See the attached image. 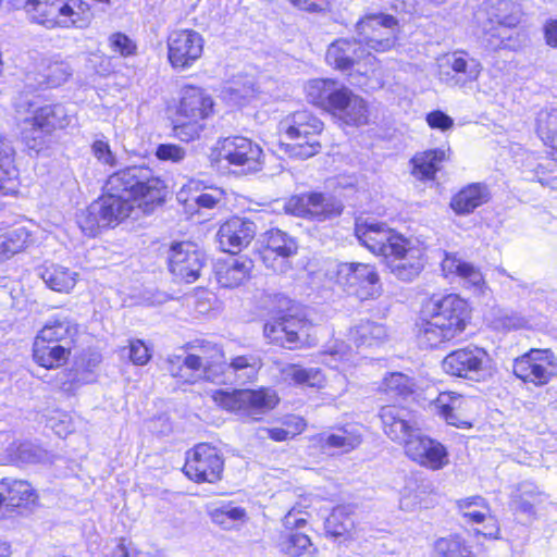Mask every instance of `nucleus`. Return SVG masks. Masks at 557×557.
<instances>
[{"label":"nucleus","instance_id":"26","mask_svg":"<svg viewBox=\"0 0 557 557\" xmlns=\"http://www.w3.org/2000/svg\"><path fill=\"white\" fill-rule=\"evenodd\" d=\"M37 493L25 480H0V519L10 518L18 509H27L37 502Z\"/></svg>","mask_w":557,"mask_h":557},{"label":"nucleus","instance_id":"55","mask_svg":"<svg viewBox=\"0 0 557 557\" xmlns=\"http://www.w3.org/2000/svg\"><path fill=\"white\" fill-rule=\"evenodd\" d=\"M207 189L205 182L200 180H189L184 184L176 194V199L180 203L184 205L186 210H193L197 195Z\"/></svg>","mask_w":557,"mask_h":557},{"label":"nucleus","instance_id":"35","mask_svg":"<svg viewBox=\"0 0 557 557\" xmlns=\"http://www.w3.org/2000/svg\"><path fill=\"white\" fill-rule=\"evenodd\" d=\"M342 86L343 84L334 79H311L305 85L306 98L317 108L327 112Z\"/></svg>","mask_w":557,"mask_h":557},{"label":"nucleus","instance_id":"3","mask_svg":"<svg viewBox=\"0 0 557 557\" xmlns=\"http://www.w3.org/2000/svg\"><path fill=\"white\" fill-rule=\"evenodd\" d=\"M322 362L341 372L333 373L327 377L318 368H304L298 364H286L281 370V377L284 382L300 386H308L318 389H325L324 394L335 400L342 396L348 386L346 372L359 363L358 352L343 341L335 338L330 341L320 354Z\"/></svg>","mask_w":557,"mask_h":557},{"label":"nucleus","instance_id":"49","mask_svg":"<svg viewBox=\"0 0 557 557\" xmlns=\"http://www.w3.org/2000/svg\"><path fill=\"white\" fill-rule=\"evenodd\" d=\"M76 223L87 237H96L103 228L108 227L102 221V213H100L96 201L77 213Z\"/></svg>","mask_w":557,"mask_h":557},{"label":"nucleus","instance_id":"58","mask_svg":"<svg viewBox=\"0 0 557 557\" xmlns=\"http://www.w3.org/2000/svg\"><path fill=\"white\" fill-rule=\"evenodd\" d=\"M91 153L104 166L115 168L117 165V158L112 151L109 141L104 139H96L91 144Z\"/></svg>","mask_w":557,"mask_h":557},{"label":"nucleus","instance_id":"5","mask_svg":"<svg viewBox=\"0 0 557 557\" xmlns=\"http://www.w3.org/2000/svg\"><path fill=\"white\" fill-rule=\"evenodd\" d=\"M384 432L401 444L406 456L420 467L438 471L449 465L447 447L440 441L425 435L416 425V420H389L384 422Z\"/></svg>","mask_w":557,"mask_h":557},{"label":"nucleus","instance_id":"13","mask_svg":"<svg viewBox=\"0 0 557 557\" xmlns=\"http://www.w3.org/2000/svg\"><path fill=\"white\" fill-rule=\"evenodd\" d=\"M356 32L366 50L387 52L394 49L399 39L398 20L384 13L367 14L356 24Z\"/></svg>","mask_w":557,"mask_h":557},{"label":"nucleus","instance_id":"40","mask_svg":"<svg viewBox=\"0 0 557 557\" xmlns=\"http://www.w3.org/2000/svg\"><path fill=\"white\" fill-rule=\"evenodd\" d=\"M71 347L63 344L39 343L34 339L33 356L35 361L47 369L59 368L66 363Z\"/></svg>","mask_w":557,"mask_h":557},{"label":"nucleus","instance_id":"57","mask_svg":"<svg viewBox=\"0 0 557 557\" xmlns=\"http://www.w3.org/2000/svg\"><path fill=\"white\" fill-rule=\"evenodd\" d=\"M47 453L33 443H21L15 449L16 460L23 463H37L46 459Z\"/></svg>","mask_w":557,"mask_h":557},{"label":"nucleus","instance_id":"45","mask_svg":"<svg viewBox=\"0 0 557 557\" xmlns=\"http://www.w3.org/2000/svg\"><path fill=\"white\" fill-rule=\"evenodd\" d=\"M255 82L250 77H238L228 83L224 88V98L233 106L243 107L257 96Z\"/></svg>","mask_w":557,"mask_h":557},{"label":"nucleus","instance_id":"56","mask_svg":"<svg viewBox=\"0 0 557 557\" xmlns=\"http://www.w3.org/2000/svg\"><path fill=\"white\" fill-rule=\"evenodd\" d=\"M305 429V420H298L296 422L285 420L283 426L264 429L261 432L267 433L272 440L276 442H282L294 438L296 435L300 434Z\"/></svg>","mask_w":557,"mask_h":557},{"label":"nucleus","instance_id":"31","mask_svg":"<svg viewBox=\"0 0 557 557\" xmlns=\"http://www.w3.org/2000/svg\"><path fill=\"white\" fill-rule=\"evenodd\" d=\"M253 263L245 257H232L216 264L218 283L225 288H234L244 284L251 274Z\"/></svg>","mask_w":557,"mask_h":557},{"label":"nucleus","instance_id":"39","mask_svg":"<svg viewBox=\"0 0 557 557\" xmlns=\"http://www.w3.org/2000/svg\"><path fill=\"white\" fill-rule=\"evenodd\" d=\"M442 271L446 277L457 276L465 284L480 288L483 284V275L473 264L462 261L454 253H445L442 261Z\"/></svg>","mask_w":557,"mask_h":557},{"label":"nucleus","instance_id":"16","mask_svg":"<svg viewBox=\"0 0 557 557\" xmlns=\"http://www.w3.org/2000/svg\"><path fill=\"white\" fill-rule=\"evenodd\" d=\"M326 62L337 70H348L356 66V72L367 75L373 67L376 58L368 52L360 39H337L326 51Z\"/></svg>","mask_w":557,"mask_h":557},{"label":"nucleus","instance_id":"34","mask_svg":"<svg viewBox=\"0 0 557 557\" xmlns=\"http://www.w3.org/2000/svg\"><path fill=\"white\" fill-rule=\"evenodd\" d=\"M262 367V361L258 356L246 355L237 356L227 364L223 356V379L224 381L219 384L232 383L236 377L239 381H252L257 377L259 370Z\"/></svg>","mask_w":557,"mask_h":557},{"label":"nucleus","instance_id":"7","mask_svg":"<svg viewBox=\"0 0 557 557\" xmlns=\"http://www.w3.org/2000/svg\"><path fill=\"white\" fill-rule=\"evenodd\" d=\"M23 9L33 23L47 29H87L95 13L86 0H26Z\"/></svg>","mask_w":557,"mask_h":557},{"label":"nucleus","instance_id":"1","mask_svg":"<svg viewBox=\"0 0 557 557\" xmlns=\"http://www.w3.org/2000/svg\"><path fill=\"white\" fill-rule=\"evenodd\" d=\"M166 184L150 168L132 165L112 173L106 193L96 200L102 221L114 227L131 216L135 208L151 212L164 201Z\"/></svg>","mask_w":557,"mask_h":557},{"label":"nucleus","instance_id":"17","mask_svg":"<svg viewBox=\"0 0 557 557\" xmlns=\"http://www.w3.org/2000/svg\"><path fill=\"white\" fill-rule=\"evenodd\" d=\"M224 461L219 450L207 444L195 445L186 453L185 474L193 481L214 483L222 476Z\"/></svg>","mask_w":557,"mask_h":557},{"label":"nucleus","instance_id":"64","mask_svg":"<svg viewBox=\"0 0 557 557\" xmlns=\"http://www.w3.org/2000/svg\"><path fill=\"white\" fill-rule=\"evenodd\" d=\"M17 186V170H13L9 175V169L0 166V195L14 194Z\"/></svg>","mask_w":557,"mask_h":557},{"label":"nucleus","instance_id":"24","mask_svg":"<svg viewBox=\"0 0 557 557\" xmlns=\"http://www.w3.org/2000/svg\"><path fill=\"white\" fill-rule=\"evenodd\" d=\"M327 113L342 125L359 127L369 122L366 100L345 85L342 86Z\"/></svg>","mask_w":557,"mask_h":557},{"label":"nucleus","instance_id":"21","mask_svg":"<svg viewBox=\"0 0 557 557\" xmlns=\"http://www.w3.org/2000/svg\"><path fill=\"white\" fill-rule=\"evenodd\" d=\"M262 261L275 272L288 269L287 259L298 251L297 240L287 233L273 228L262 235Z\"/></svg>","mask_w":557,"mask_h":557},{"label":"nucleus","instance_id":"63","mask_svg":"<svg viewBox=\"0 0 557 557\" xmlns=\"http://www.w3.org/2000/svg\"><path fill=\"white\" fill-rule=\"evenodd\" d=\"M425 120L431 128L442 132L448 131L454 126V120L440 110L428 113Z\"/></svg>","mask_w":557,"mask_h":557},{"label":"nucleus","instance_id":"38","mask_svg":"<svg viewBox=\"0 0 557 557\" xmlns=\"http://www.w3.org/2000/svg\"><path fill=\"white\" fill-rule=\"evenodd\" d=\"M40 277L48 288L69 294L76 285L78 273L61 264H46L40 271Z\"/></svg>","mask_w":557,"mask_h":557},{"label":"nucleus","instance_id":"28","mask_svg":"<svg viewBox=\"0 0 557 557\" xmlns=\"http://www.w3.org/2000/svg\"><path fill=\"white\" fill-rule=\"evenodd\" d=\"M323 128V122L308 110L286 115L277 126L281 140H288L306 134H322Z\"/></svg>","mask_w":557,"mask_h":557},{"label":"nucleus","instance_id":"50","mask_svg":"<svg viewBox=\"0 0 557 557\" xmlns=\"http://www.w3.org/2000/svg\"><path fill=\"white\" fill-rule=\"evenodd\" d=\"M525 168L533 173L534 178L541 184H546V176L557 172V154H554L553 150H550L549 156L536 157L530 154L527 158Z\"/></svg>","mask_w":557,"mask_h":557},{"label":"nucleus","instance_id":"15","mask_svg":"<svg viewBox=\"0 0 557 557\" xmlns=\"http://www.w3.org/2000/svg\"><path fill=\"white\" fill-rule=\"evenodd\" d=\"M481 62L463 50L442 54L436 59V78L449 87H466L478 81L482 73Z\"/></svg>","mask_w":557,"mask_h":557},{"label":"nucleus","instance_id":"19","mask_svg":"<svg viewBox=\"0 0 557 557\" xmlns=\"http://www.w3.org/2000/svg\"><path fill=\"white\" fill-rule=\"evenodd\" d=\"M557 372L554 354L548 349H532L517 358L513 373L524 382L546 384Z\"/></svg>","mask_w":557,"mask_h":557},{"label":"nucleus","instance_id":"8","mask_svg":"<svg viewBox=\"0 0 557 557\" xmlns=\"http://www.w3.org/2000/svg\"><path fill=\"white\" fill-rule=\"evenodd\" d=\"M18 114L28 113L21 122L22 139L29 150L37 153L48 148L47 137L54 131L71 125L74 115L60 103L33 108L30 102L18 103Z\"/></svg>","mask_w":557,"mask_h":557},{"label":"nucleus","instance_id":"60","mask_svg":"<svg viewBox=\"0 0 557 557\" xmlns=\"http://www.w3.org/2000/svg\"><path fill=\"white\" fill-rule=\"evenodd\" d=\"M109 42L112 51L122 57L126 58L136 53V44L125 34H112L109 38Z\"/></svg>","mask_w":557,"mask_h":557},{"label":"nucleus","instance_id":"29","mask_svg":"<svg viewBox=\"0 0 557 557\" xmlns=\"http://www.w3.org/2000/svg\"><path fill=\"white\" fill-rule=\"evenodd\" d=\"M458 508L462 516L473 523L486 522L483 530L476 532L487 539H497L499 528L494 517L491 516V509L486 500L481 496H471L458 500Z\"/></svg>","mask_w":557,"mask_h":557},{"label":"nucleus","instance_id":"20","mask_svg":"<svg viewBox=\"0 0 557 557\" xmlns=\"http://www.w3.org/2000/svg\"><path fill=\"white\" fill-rule=\"evenodd\" d=\"M284 208L289 214L317 220H324L342 212L339 202L321 193L293 196L285 202Z\"/></svg>","mask_w":557,"mask_h":557},{"label":"nucleus","instance_id":"36","mask_svg":"<svg viewBox=\"0 0 557 557\" xmlns=\"http://www.w3.org/2000/svg\"><path fill=\"white\" fill-rule=\"evenodd\" d=\"M77 334V325L70 319L54 318L49 320L38 332L35 339L39 343L63 344L70 346Z\"/></svg>","mask_w":557,"mask_h":557},{"label":"nucleus","instance_id":"52","mask_svg":"<svg viewBox=\"0 0 557 557\" xmlns=\"http://www.w3.org/2000/svg\"><path fill=\"white\" fill-rule=\"evenodd\" d=\"M325 531L332 536H343L354 528V519L346 507L334 508L325 520Z\"/></svg>","mask_w":557,"mask_h":557},{"label":"nucleus","instance_id":"54","mask_svg":"<svg viewBox=\"0 0 557 557\" xmlns=\"http://www.w3.org/2000/svg\"><path fill=\"white\" fill-rule=\"evenodd\" d=\"M490 24H497L500 27L510 28L520 21V10L509 1H499L497 8L491 13Z\"/></svg>","mask_w":557,"mask_h":557},{"label":"nucleus","instance_id":"23","mask_svg":"<svg viewBox=\"0 0 557 557\" xmlns=\"http://www.w3.org/2000/svg\"><path fill=\"white\" fill-rule=\"evenodd\" d=\"M169 269L180 281L195 282L203 265V256L190 242L175 243L169 250Z\"/></svg>","mask_w":557,"mask_h":557},{"label":"nucleus","instance_id":"43","mask_svg":"<svg viewBox=\"0 0 557 557\" xmlns=\"http://www.w3.org/2000/svg\"><path fill=\"white\" fill-rule=\"evenodd\" d=\"M349 341L354 342L356 348L362 346L377 345L386 337V330L382 324L371 321H361L350 327L347 333Z\"/></svg>","mask_w":557,"mask_h":557},{"label":"nucleus","instance_id":"22","mask_svg":"<svg viewBox=\"0 0 557 557\" xmlns=\"http://www.w3.org/2000/svg\"><path fill=\"white\" fill-rule=\"evenodd\" d=\"M380 391L392 404L381 406L379 418H400L401 410L414 394V383L408 375L393 372L383 379Z\"/></svg>","mask_w":557,"mask_h":557},{"label":"nucleus","instance_id":"59","mask_svg":"<svg viewBox=\"0 0 557 557\" xmlns=\"http://www.w3.org/2000/svg\"><path fill=\"white\" fill-rule=\"evenodd\" d=\"M225 198V191L220 187L207 186V189L197 195L195 207L213 209Z\"/></svg>","mask_w":557,"mask_h":557},{"label":"nucleus","instance_id":"27","mask_svg":"<svg viewBox=\"0 0 557 557\" xmlns=\"http://www.w3.org/2000/svg\"><path fill=\"white\" fill-rule=\"evenodd\" d=\"M255 235L256 224L239 216H233L224 222L218 232L221 248L230 253H235L247 247Z\"/></svg>","mask_w":557,"mask_h":557},{"label":"nucleus","instance_id":"44","mask_svg":"<svg viewBox=\"0 0 557 557\" xmlns=\"http://www.w3.org/2000/svg\"><path fill=\"white\" fill-rule=\"evenodd\" d=\"M535 132L543 145L557 154V109L539 112Z\"/></svg>","mask_w":557,"mask_h":557},{"label":"nucleus","instance_id":"12","mask_svg":"<svg viewBox=\"0 0 557 557\" xmlns=\"http://www.w3.org/2000/svg\"><path fill=\"white\" fill-rule=\"evenodd\" d=\"M446 374L474 382H484L492 377L494 364L490 354L475 345L449 352L442 361Z\"/></svg>","mask_w":557,"mask_h":557},{"label":"nucleus","instance_id":"61","mask_svg":"<svg viewBox=\"0 0 557 557\" xmlns=\"http://www.w3.org/2000/svg\"><path fill=\"white\" fill-rule=\"evenodd\" d=\"M156 157L161 161L178 163L186 157V150L175 144H161L157 147Z\"/></svg>","mask_w":557,"mask_h":557},{"label":"nucleus","instance_id":"30","mask_svg":"<svg viewBox=\"0 0 557 557\" xmlns=\"http://www.w3.org/2000/svg\"><path fill=\"white\" fill-rule=\"evenodd\" d=\"M314 441L325 454H333L334 450L345 454L356 449L361 444L362 436L357 425L347 424L330 433L320 434Z\"/></svg>","mask_w":557,"mask_h":557},{"label":"nucleus","instance_id":"11","mask_svg":"<svg viewBox=\"0 0 557 557\" xmlns=\"http://www.w3.org/2000/svg\"><path fill=\"white\" fill-rule=\"evenodd\" d=\"M210 159L212 163L227 162L243 173L259 172L264 163L262 148L244 136H231L219 139L213 146Z\"/></svg>","mask_w":557,"mask_h":557},{"label":"nucleus","instance_id":"32","mask_svg":"<svg viewBox=\"0 0 557 557\" xmlns=\"http://www.w3.org/2000/svg\"><path fill=\"white\" fill-rule=\"evenodd\" d=\"M491 191L485 184L472 183L461 188L450 200V208L456 214L467 215L476 208L487 203Z\"/></svg>","mask_w":557,"mask_h":557},{"label":"nucleus","instance_id":"47","mask_svg":"<svg viewBox=\"0 0 557 557\" xmlns=\"http://www.w3.org/2000/svg\"><path fill=\"white\" fill-rule=\"evenodd\" d=\"M541 500L542 494L537 487L531 482H523L512 495L511 506L516 511L532 516L535 505L541 503Z\"/></svg>","mask_w":557,"mask_h":557},{"label":"nucleus","instance_id":"53","mask_svg":"<svg viewBox=\"0 0 557 557\" xmlns=\"http://www.w3.org/2000/svg\"><path fill=\"white\" fill-rule=\"evenodd\" d=\"M435 550L443 557H474L473 552L458 535L442 537L435 542Z\"/></svg>","mask_w":557,"mask_h":557},{"label":"nucleus","instance_id":"37","mask_svg":"<svg viewBox=\"0 0 557 557\" xmlns=\"http://www.w3.org/2000/svg\"><path fill=\"white\" fill-rule=\"evenodd\" d=\"M208 515L213 523L224 530L238 529L248 520L246 509L232 502L211 504L208 506Z\"/></svg>","mask_w":557,"mask_h":557},{"label":"nucleus","instance_id":"51","mask_svg":"<svg viewBox=\"0 0 557 557\" xmlns=\"http://www.w3.org/2000/svg\"><path fill=\"white\" fill-rule=\"evenodd\" d=\"M278 546L289 557H298L313 552L311 540L300 532H290L282 536Z\"/></svg>","mask_w":557,"mask_h":557},{"label":"nucleus","instance_id":"18","mask_svg":"<svg viewBox=\"0 0 557 557\" xmlns=\"http://www.w3.org/2000/svg\"><path fill=\"white\" fill-rule=\"evenodd\" d=\"M166 45L168 59L172 67L186 70L201 58L205 40L196 30L177 29L169 35Z\"/></svg>","mask_w":557,"mask_h":557},{"label":"nucleus","instance_id":"41","mask_svg":"<svg viewBox=\"0 0 557 557\" xmlns=\"http://www.w3.org/2000/svg\"><path fill=\"white\" fill-rule=\"evenodd\" d=\"M321 134H306L288 140H281L280 150L290 158L308 159L321 150Z\"/></svg>","mask_w":557,"mask_h":557},{"label":"nucleus","instance_id":"25","mask_svg":"<svg viewBox=\"0 0 557 557\" xmlns=\"http://www.w3.org/2000/svg\"><path fill=\"white\" fill-rule=\"evenodd\" d=\"M310 329L308 322L290 317L267 322L264 335L273 344L294 349L307 343Z\"/></svg>","mask_w":557,"mask_h":557},{"label":"nucleus","instance_id":"14","mask_svg":"<svg viewBox=\"0 0 557 557\" xmlns=\"http://www.w3.org/2000/svg\"><path fill=\"white\" fill-rule=\"evenodd\" d=\"M210 397L213 403L230 412L252 411L264 413L278 404V396L272 388L258 389H212Z\"/></svg>","mask_w":557,"mask_h":557},{"label":"nucleus","instance_id":"48","mask_svg":"<svg viewBox=\"0 0 557 557\" xmlns=\"http://www.w3.org/2000/svg\"><path fill=\"white\" fill-rule=\"evenodd\" d=\"M41 66L42 76L50 87L61 86L70 78L73 72L69 62L59 57L44 59Z\"/></svg>","mask_w":557,"mask_h":557},{"label":"nucleus","instance_id":"4","mask_svg":"<svg viewBox=\"0 0 557 557\" xmlns=\"http://www.w3.org/2000/svg\"><path fill=\"white\" fill-rule=\"evenodd\" d=\"M421 341L437 347L461 334L470 320L468 302L455 294L431 299L423 309Z\"/></svg>","mask_w":557,"mask_h":557},{"label":"nucleus","instance_id":"62","mask_svg":"<svg viewBox=\"0 0 557 557\" xmlns=\"http://www.w3.org/2000/svg\"><path fill=\"white\" fill-rule=\"evenodd\" d=\"M128 358L136 366H145L151 358L150 349L140 339H132L128 346Z\"/></svg>","mask_w":557,"mask_h":557},{"label":"nucleus","instance_id":"10","mask_svg":"<svg viewBox=\"0 0 557 557\" xmlns=\"http://www.w3.org/2000/svg\"><path fill=\"white\" fill-rule=\"evenodd\" d=\"M327 275L348 294L360 300L377 297L381 294V281L374 265L362 262H341L327 270Z\"/></svg>","mask_w":557,"mask_h":557},{"label":"nucleus","instance_id":"6","mask_svg":"<svg viewBox=\"0 0 557 557\" xmlns=\"http://www.w3.org/2000/svg\"><path fill=\"white\" fill-rule=\"evenodd\" d=\"M168 111L174 137L190 143L200 137L206 128V121L213 115L214 101L202 88L184 86Z\"/></svg>","mask_w":557,"mask_h":557},{"label":"nucleus","instance_id":"33","mask_svg":"<svg viewBox=\"0 0 557 557\" xmlns=\"http://www.w3.org/2000/svg\"><path fill=\"white\" fill-rule=\"evenodd\" d=\"M449 149L436 148L416 153L411 159V174L420 181H432L442 169Z\"/></svg>","mask_w":557,"mask_h":557},{"label":"nucleus","instance_id":"9","mask_svg":"<svg viewBox=\"0 0 557 557\" xmlns=\"http://www.w3.org/2000/svg\"><path fill=\"white\" fill-rule=\"evenodd\" d=\"M168 371L185 384H195L200 380L220 383L223 379V350L216 344L202 342L196 352L185 357L171 356L168 359Z\"/></svg>","mask_w":557,"mask_h":557},{"label":"nucleus","instance_id":"46","mask_svg":"<svg viewBox=\"0 0 557 557\" xmlns=\"http://www.w3.org/2000/svg\"><path fill=\"white\" fill-rule=\"evenodd\" d=\"M470 400L454 392L441 393L431 404L434 413L446 418L462 414L469 407Z\"/></svg>","mask_w":557,"mask_h":557},{"label":"nucleus","instance_id":"42","mask_svg":"<svg viewBox=\"0 0 557 557\" xmlns=\"http://www.w3.org/2000/svg\"><path fill=\"white\" fill-rule=\"evenodd\" d=\"M32 242V234L25 226L0 231V262L22 251Z\"/></svg>","mask_w":557,"mask_h":557},{"label":"nucleus","instance_id":"2","mask_svg":"<svg viewBox=\"0 0 557 557\" xmlns=\"http://www.w3.org/2000/svg\"><path fill=\"white\" fill-rule=\"evenodd\" d=\"M355 233L362 246L382 256L391 272L401 281L416 278L424 265V247L416 238H407L385 223L357 222Z\"/></svg>","mask_w":557,"mask_h":557}]
</instances>
